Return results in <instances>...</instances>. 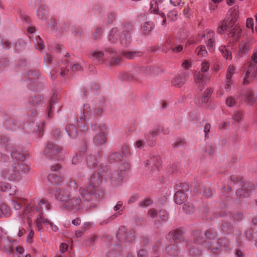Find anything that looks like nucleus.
<instances>
[{
  "label": "nucleus",
  "mask_w": 257,
  "mask_h": 257,
  "mask_svg": "<svg viewBox=\"0 0 257 257\" xmlns=\"http://www.w3.org/2000/svg\"><path fill=\"white\" fill-rule=\"evenodd\" d=\"M0 144L6 145L5 150L8 153L11 152V156L13 162L11 167L4 168L1 171V176L5 180L17 181L22 179L23 174H26L29 171V166L25 162L26 156L19 152L15 148L10 146L8 139L5 137L0 136Z\"/></svg>",
  "instance_id": "nucleus-1"
},
{
  "label": "nucleus",
  "mask_w": 257,
  "mask_h": 257,
  "mask_svg": "<svg viewBox=\"0 0 257 257\" xmlns=\"http://www.w3.org/2000/svg\"><path fill=\"white\" fill-rule=\"evenodd\" d=\"M56 199L61 204L62 208L67 211L75 212L82 207L83 198L84 201L94 202L95 199L90 197L85 188L80 187L77 192L70 188L56 190L54 192Z\"/></svg>",
  "instance_id": "nucleus-2"
},
{
  "label": "nucleus",
  "mask_w": 257,
  "mask_h": 257,
  "mask_svg": "<svg viewBox=\"0 0 257 257\" xmlns=\"http://www.w3.org/2000/svg\"><path fill=\"white\" fill-rule=\"evenodd\" d=\"M205 240L198 241L195 239L193 242H188V254L192 257H199L202 254L203 249L210 250L214 254H219L222 251V248L225 245L223 239H219L216 241L213 237L212 234L209 231L205 233Z\"/></svg>",
  "instance_id": "nucleus-3"
},
{
  "label": "nucleus",
  "mask_w": 257,
  "mask_h": 257,
  "mask_svg": "<svg viewBox=\"0 0 257 257\" xmlns=\"http://www.w3.org/2000/svg\"><path fill=\"white\" fill-rule=\"evenodd\" d=\"M102 181V176L99 172L94 173L89 179V185L86 191L88 194H90V197H93L95 202L104 197V192L100 188Z\"/></svg>",
  "instance_id": "nucleus-4"
},
{
  "label": "nucleus",
  "mask_w": 257,
  "mask_h": 257,
  "mask_svg": "<svg viewBox=\"0 0 257 257\" xmlns=\"http://www.w3.org/2000/svg\"><path fill=\"white\" fill-rule=\"evenodd\" d=\"M103 111V108L100 106L88 103L84 104L79 118L80 120H83L81 122L82 126H80L81 131L85 132L87 130L86 120L101 115Z\"/></svg>",
  "instance_id": "nucleus-5"
},
{
  "label": "nucleus",
  "mask_w": 257,
  "mask_h": 257,
  "mask_svg": "<svg viewBox=\"0 0 257 257\" xmlns=\"http://www.w3.org/2000/svg\"><path fill=\"white\" fill-rule=\"evenodd\" d=\"M181 232L178 230L170 231L167 236V239L173 241V244L168 245L165 249V253L170 256H176L179 254V249L177 245V240L181 238Z\"/></svg>",
  "instance_id": "nucleus-6"
},
{
  "label": "nucleus",
  "mask_w": 257,
  "mask_h": 257,
  "mask_svg": "<svg viewBox=\"0 0 257 257\" xmlns=\"http://www.w3.org/2000/svg\"><path fill=\"white\" fill-rule=\"evenodd\" d=\"M38 206L36 208L33 207L30 205H28L23 212V216L21 218L22 222H24V215H28V217H31L36 212H38L39 214L37 216L41 214L43 216L42 210L44 208L49 210L51 207L50 204L44 199H40L38 201Z\"/></svg>",
  "instance_id": "nucleus-7"
},
{
  "label": "nucleus",
  "mask_w": 257,
  "mask_h": 257,
  "mask_svg": "<svg viewBox=\"0 0 257 257\" xmlns=\"http://www.w3.org/2000/svg\"><path fill=\"white\" fill-rule=\"evenodd\" d=\"M229 13L231 16L230 20V25H231V29L227 31L228 38L229 39V41L231 43H234L236 41L239 37L241 33V29L237 27L236 26H233L234 22L237 18V11L235 8L231 9Z\"/></svg>",
  "instance_id": "nucleus-8"
},
{
  "label": "nucleus",
  "mask_w": 257,
  "mask_h": 257,
  "mask_svg": "<svg viewBox=\"0 0 257 257\" xmlns=\"http://www.w3.org/2000/svg\"><path fill=\"white\" fill-rule=\"evenodd\" d=\"M119 31L121 34L120 36L119 43L122 46H127L132 41L131 33L133 30V25L130 22L121 23L119 26Z\"/></svg>",
  "instance_id": "nucleus-9"
},
{
  "label": "nucleus",
  "mask_w": 257,
  "mask_h": 257,
  "mask_svg": "<svg viewBox=\"0 0 257 257\" xmlns=\"http://www.w3.org/2000/svg\"><path fill=\"white\" fill-rule=\"evenodd\" d=\"M164 0H151L149 11L151 13L156 15V19L160 21L163 26H166V18L165 14L160 11V9L164 6Z\"/></svg>",
  "instance_id": "nucleus-10"
},
{
  "label": "nucleus",
  "mask_w": 257,
  "mask_h": 257,
  "mask_svg": "<svg viewBox=\"0 0 257 257\" xmlns=\"http://www.w3.org/2000/svg\"><path fill=\"white\" fill-rule=\"evenodd\" d=\"M210 67V64L208 62L204 61L201 63V72H198L195 76V79L196 83L197 85L198 89L201 91L204 85L208 82V79L207 77L205 76L203 73L207 72Z\"/></svg>",
  "instance_id": "nucleus-11"
},
{
  "label": "nucleus",
  "mask_w": 257,
  "mask_h": 257,
  "mask_svg": "<svg viewBox=\"0 0 257 257\" xmlns=\"http://www.w3.org/2000/svg\"><path fill=\"white\" fill-rule=\"evenodd\" d=\"M116 237L120 241L131 242L135 239L133 230H128L125 226H121L117 231Z\"/></svg>",
  "instance_id": "nucleus-12"
},
{
  "label": "nucleus",
  "mask_w": 257,
  "mask_h": 257,
  "mask_svg": "<svg viewBox=\"0 0 257 257\" xmlns=\"http://www.w3.org/2000/svg\"><path fill=\"white\" fill-rule=\"evenodd\" d=\"M108 127L106 125H101L98 126L99 133L93 138V141L97 146L104 145L106 142V135Z\"/></svg>",
  "instance_id": "nucleus-13"
},
{
  "label": "nucleus",
  "mask_w": 257,
  "mask_h": 257,
  "mask_svg": "<svg viewBox=\"0 0 257 257\" xmlns=\"http://www.w3.org/2000/svg\"><path fill=\"white\" fill-rule=\"evenodd\" d=\"M254 185L251 182H243L241 186L236 190V194L239 197H247L254 189Z\"/></svg>",
  "instance_id": "nucleus-14"
},
{
  "label": "nucleus",
  "mask_w": 257,
  "mask_h": 257,
  "mask_svg": "<svg viewBox=\"0 0 257 257\" xmlns=\"http://www.w3.org/2000/svg\"><path fill=\"white\" fill-rule=\"evenodd\" d=\"M36 223L39 231L43 228L42 223L46 225L49 224L51 229L54 232H57L59 230V228L57 225L50 222L47 218H45L41 214L38 215L37 217Z\"/></svg>",
  "instance_id": "nucleus-15"
},
{
  "label": "nucleus",
  "mask_w": 257,
  "mask_h": 257,
  "mask_svg": "<svg viewBox=\"0 0 257 257\" xmlns=\"http://www.w3.org/2000/svg\"><path fill=\"white\" fill-rule=\"evenodd\" d=\"M78 126L79 127V131L78 129L73 124L68 123L65 127V130L67 133L69 137L72 139H75L80 134L81 132H83L81 131L80 126H82V122H80L79 120L78 119Z\"/></svg>",
  "instance_id": "nucleus-16"
},
{
  "label": "nucleus",
  "mask_w": 257,
  "mask_h": 257,
  "mask_svg": "<svg viewBox=\"0 0 257 257\" xmlns=\"http://www.w3.org/2000/svg\"><path fill=\"white\" fill-rule=\"evenodd\" d=\"M36 5L37 7V17L40 20H45L47 15V7L45 4L42 3L41 0H36Z\"/></svg>",
  "instance_id": "nucleus-17"
},
{
  "label": "nucleus",
  "mask_w": 257,
  "mask_h": 257,
  "mask_svg": "<svg viewBox=\"0 0 257 257\" xmlns=\"http://www.w3.org/2000/svg\"><path fill=\"white\" fill-rule=\"evenodd\" d=\"M162 131L161 128L155 127L145 135V138L149 146H153L154 145L156 137Z\"/></svg>",
  "instance_id": "nucleus-18"
},
{
  "label": "nucleus",
  "mask_w": 257,
  "mask_h": 257,
  "mask_svg": "<svg viewBox=\"0 0 257 257\" xmlns=\"http://www.w3.org/2000/svg\"><path fill=\"white\" fill-rule=\"evenodd\" d=\"M214 36L213 32L210 30H206L204 34L206 46L210 51H213L215 48Z\"/></svg>",
  "instance_id": "nucleus-19"
},
{
  "label": "nucleus",
  "mask_w": 257,
  "mask_h": 257,
  "mask_svg": "<svg viewBox=\"0 0 257 257\" xmlns=\"http://www.w3.org/2000/svg\"><path fill=\"white\" fill-rule=\"evenodd\" d=\"M121 35V34L120 33L117 27L113 28L108 32V41L112 44L119 43V39Z\"/></svg>",
  "instance_id": "nucleus-20"
},
{
  "label": "nucleus",
  "mask_w": 257,
  "mask_h": 257,
  "mask_svg": "<svg viewBox=\"0 0 257 257\" xmlns=\"http://www.w3.org/2000/svg\"><path fill=\"white\" fill-rule=\"evenodd\" d=\"M100 155L99 153H98L96 156H94L93 155H90L89 156L87 160V165L88 168H97L98 166H99V168H100L101 170L102 168V166H101V165L99 164L100 162Z\"/></svg>",
  "instance_id": "nucleus-21"
},
{
  "label": "nucleus",
  "mask_w": 257,
  "mask_h": 257,
  "mask_svg": "<svg viewBox=\"0 0 257 257\" xmlns=\"http://www.w3.org/2000/svg\"><path fill=\"white\" fill-rule=\"evenodd\" d=\"M62 148L52 142H48L45 149V152L50 156L56 155L60 153Z\"/></svg>",
  "instance_id": "nucleus-22"
},
{
  "label": "nucleus",
  "mask_w": 257,
  "mask_h": 257,
  "mask_svg": "<svg viewBox=\"0 0 257 257\" xmlns=\"http://www.w3.org/2000/svg\"><path fill=\"white\" fill-rule=\"evenodd\" d=\"M187 189L184 188V186H183L179 190L176 192L174 195V200L177 204H182L185 201L187 196Z\"/></svg>",
  "instance_id": "nucleus-23"
},
{
  "label": "nucleus",
  "mask_w": 257,
  "mask_h": 257,
  "mask_svg": "<svg viewBox=\"0 0 257 257\" xmlns=\"http://www.w3.org/2000/svg\"><path fill=\"white\" fill-rule=\"evenodd\" d=\"M32 123L33 124V132L38 133L39 137H42L44 123L41 122L39 118L36 117L32 121Z\"/></svg>",
  "instance_id": "nucleus-24"
},
{
  "label": "nucleus",
  "mask_w": 257,
  "mask_h": 257,
  "mask_svg": "<svg viewBox=\"0 0 257 257\" xmlns=\"http://www.w3.org/2000/svg\"><path fill=\"white\" fill-rule=\"evenodd\" d=\"M160 158L158 156H153L146 161L145 166L151 165L153 172L158 170L160 165Z\"/></svg>",
  "instance_id": "nucleus-25"
},
{
  "label": "nucleus",
  "mask_w": 257,
  "mask_h": 257,
  "mask_svg": "<svg viewBox=\"0 0 257 257\" xmlns=\"http://www.w3.org/2000/svg\"><path fill=\"white\" fill-rule=\"evenodd\" d=\"M109 55L110 59L109 60V63L111 65H115L119 63L121 60V58L118 56H116V53L112 48H108L106 50L105 55Z\"/></svg>",
  "instance_id": "nucleus-26"
},
{
  "label": "nucleus",
  "mask_w": 257,
  "mask_h": 257,
  "mask_svg": "<svg viewBox=\"0 0 257 257\" xmlns=\"http://www.w3.org/2000/svg\"><path fill=\"white\" fill-rule=\"evenodd\" d=\"M48 181L53 185H61L64 181V178L54 173L49 174L47 176Z\"/></svg>",
  "instance_id": "nucleus-27"
},
{
  "label": "nucleus",
  "mask_w": 257,
  "mask_h": 257,
  "mask_svg": "<svg viewBox=\"0 0 257 257\" xmlns=\"http://www.w3.org/2000/svg\"><path fill=\"white\" fill-rule=\"evenodd\" d=\"M4 126L9 130H15L17 128H19L20 125L18 121L9 118L5 121L4 123Z\"/></svg>",
  "instance_id": "nucleus-28"
},
{
  "label": "nucleus",
  "mask_w": 257,
  "mask_h": 257,
  "mask_svg": "<svg viewBox=\"0 0 257 257\" xmlns=\"http://www.w3.org/2000/svg\"><path fill=\"white\" fill-rule=\"evenodd\" d=\"M131 169V166L128 163L120 164L118 167V171L116 172L119 175L124 179L128 173Z\"/></svg>",
  "instance_id": "nucleus-29"
},
{
  "label": "nucleus",
  "mask_w": 257,
  "mask_h": 257,
  "mask_svg": "<svg viewBox=\"0 0 257 257\" xmlns=\"http://www.w3.org/2000/svg\"><path fill=\"white\" fill-rule=\"evenodd\" d=\"M110 180L111 184L116 187L121 185L123 178L117 172H114L111 174Z\"/></svg>",
  "instance_id": "nucleus-30"
},
{
  "label": "nucleus",
  "mask_w": 257,
  "mask_h": 257,
  "mask_svg": "<svg viewBox=\"0 0 257 257\" xmlns=\"http://www.w3.org/2000/svg\"><path fill=\"white\" fill-rule=\"evenodd\" d=\"M187 77V74L183 73L176 76L172 81L174 85L179 87H181L185 82Z\"/></svg>",
  "instance_id": "nucleus-31"
},
{
  "label": "nucleus",
  "mask_w": 257,
  "mask_h": 257,
  "mask_svg": "<svg viewBox=\"0 0 257 257\" xmlns=\"http://www.w3.org/2000/svg\"><path fill=\"white\" fill-rule=\"evenodd\" d=\"M235 71V68L233 65H229L227 69V74L226 75V79L228 80L226 81V90L229 89V86L230 84L233 83L232 81L231 80L232 76L234 74Z\"/></svg>",
  "instance_id": "nucleus-32"
},
{
  "label": "nucleus",
  "mask_w": 257,
  "mask_h": 257,
  "mask_svg": "<svg viewBox=\"0 0 257 257\" xmlns=\"http://www.w3.org/2000/svg\"><path fill=\"white\" fill-rule=\"evenodd\" d=\"M59 100V98L56 93H54L51 97L49 104V109L48 111V117L51 118L53 116V109L54 108V104L57 102Z\"/></svg>",
  "instance_id": "nucleus-33"
},
{
  "label": "nucleus",
  "mask_w": 257,
  "mask_h": 257,
  "mask_svg": "<svg viewBox=\"0 0 257 257\" xmlns=\"http://www.w3.org/2000/svg\"><path fill=\"white\" fill-rule=\"evenodd\" d=\"M86 150V147L84 146L80 153L76 154L75 156L73 157L72 160V163L73 164H77L81 162L83 159V154Z\"/></svg>",
  "instance_id": "nucleus-34"
},
{
  "label": "nucleus",
  "mask_w": 257,
  "mask_h": 257,
  "mask_svg": "<svg viewBox=\"0 0 257 257\" xmlns=\"http://www.w3.org/2000/svg\"><path fill=\"white\" fill-rule=\"evenodd\" d=\"M123 56L128 59H132L137 57H140L142 55V52L141 51H124Z\"/></svg>",
  "instance_id": "nucleus-35"
},
{
  "label": "nucleus",
  "mask_w": 257,
  "mask_h": 257,
  "mask_svg": "<svg viewBox=\"0 0 257 257\" xmlns=\"http://www.w3.org/2000/svg\"><path fill=\"white\" fill-rule=\"evenodd\" d=\"M39 76L38 71L36 69L29 71L26 74V76L30 81H34L38 78Z\"/></svg>",
  "instance_id": "nucleus-36"
},
{
  "label": "nucleus",
  "mask_w": 257,
  "mask_h": 257,
  "mask_svg": "<svg viewBox=\"0 0 257 257\" xmlns=\"http://www.w3.org/2000/svg\"><path fill=\"white\" fill-rule=\"evenodd\" d=\"M245 101L250 105L253 104L255 102V98L252 92L249 90H247L246 92Z\"/></svg>",
  "instance_id": "nucleus-37"
},
{
  "label": "nucleus",
  "mask_w": 257,
  "mask_h": 257,
  "mask_svg": "<svg viewBox=\"0 0 257 257\" xmlns=\"http://www.w3.org/2000/svg\"><path fill=\"white\" fill-rule=\"evenodd\" d=\"M105 54L101 51H94L91 53V58L93 60L99 61L102 60Z\"/></svg>",
  "instance_id": "nucleus-38"
},
{
  "label": "nucleus",
  "mask_w": 257,
  "mask_h": 257,
  "mask_svg": "<svg viewBox=\"0 0 257 257\" xmlns=\"http://www.w3.org/2000/svg\"><path fill=\"white\" fill-rule=\"evenodd\" d=\"M245 235L249 240H253L255 246H257V231L254 232L252 229H249L246 232Z\"/></svg>",
  "instance_id": "nucleus-39"
},
{
  "label": "nucleus",
  "mask_w": 257,
  "mask_h": 257,
  "mask_svg": "<svg viewBox=\"0 0 257 257\" xmlns=\"http://www.w3.org/2000/svg\"><path fill=\"white\" fill-rule=\"evenodd\" d=\"M153 29V24L150 22H146L142 27V33L144 35H147Z\"/></svg>",
  "instance_id": "nucleus-40"
},
{
  "label": "nucleus",
  "mask_w": 257,
  "mask_h": 257,
  "mask_svg": "<svg viewBox=\"0 0 257 257\" xmlns=\"http://www.w3.org/2000/svg\"><path fill=\"white\" fill-rule=\"evenodd\" d=\"M150 70L148 68L143 66H137L135 68V72L137 76H141L147 74Z\"/></svg>",
  "instance_id": "nucleus-41"
},
{
  "label": "nucleus",
  "mask_w": 257,
  "mask_h": 257,
  "mask_svg": "<svg viewBox=\"0 0 257 257\" xmlns=\"http://www.w3.org/2000/svg\"><path fill=\"white\" fill-rule=\"evenodd\" d=\"M35 46L38 50H42L44 48V44L43 40L40 36H37L34 40Z\"/></svg>",
  "instance_id": "nucleus-42"
},
{
  "label": "nucleus",
  "mask_w": 257,
  "mask_h": 257,
  "mask_svg": "<svg viewBox=\"0 0 257 257\" xmlns=\"http://www.w3.org/2000/svg\"><path fill=\"white\" fill-rule=\"evenodd\" d=\"M195 52L198 56L201 57H205L207 54L205 47L203 45L198 47L195 50Z\"/></svg>",
  "instance_id": "nucleus-43"
},
{
  "label": "nucleus",
  "mask_w": 257,
  "mask_h": 257,
  "mask_svg": "<svg viewBox=\"0 0 257 257\" xmlns=\"http://www.w3.org/2000/svg\"><path fill=\"white\" fill-rule=\"evenodd\" d=\"M183 208L186 213L191 214L195 211L193 205L189 203H185L183 205Z\"/></svg>",
  "instance_id": "nucleus-44"
},
{
  "label": "nucleus",
  "mask_w": 257,
  "mask_h": 257,
  "mask_svg": "<svg viewBox=\"0 0 257 257\" xmlns=\"http://www.w3.org/2000/svg\"><path fill=\"white\" fill-rule=\"evenodd\" d=\"M115 18V15L113 13H110L106 15L104 17V22L107 25L112 24Z\"/></svg>",
  "instance_id": "nucleus-45"
},
{
  "label": "nucleus",
  "mask_w": 257,
  "mask_h": 257,
  "mask_svg": "<svg viewBox=\"0 0 257 257\" xmlns=\"http://www.w3.org/2000/svg\"><path fill=\"white\" fill-rule=\"evenodd\" d=\"M254 69V67L252 64H250L248 69L246 72L245 77L243 79V84L246 85L249 83V81L247 79L249 77V75L252 73V70Z\"/></svg>",
  "instance_id": "nucleus-46"
},
{
  "label": "nucleus",
  "mask_w": 257,
  "mask_h": 257,
  "mask_svg": "<svg viewBox=\"0 0 257 257\" xmlns=\"http://www.w3.org/2000/svg\"><path fill=\"white\" fill-rule=\"evenodd\" d=\"M0 210L3 214L6 217H8L11 215V210L9 207L6 204H2L0 206Z\"/></svg>",
  "instance_id": "nucleus-47"
},
{
  "label": "nucleus",
  "mask_w": 257,
  "mask_h": 257,
  "mask_svg": "<svg viewBox=\"0 0 257 257\" xmlns=\"http://www.w3.org/2000/svg\"><path fill=\"white\" fill-rule=\"evenodd\" d=\"M248 46L249 45L247 42L245 41H242L239 44V52L241 54L245 53L248 49Z\"/></svg>",
  "instance_id": "nucleus-48"
},
{
  "label": "nucleus",
  "mask_w": 257,
  "mask_h": 257,
  "mask_svg": "<svg viewBox=\"0 0 257 257\" xmlns=\"http://www.w3.org/2000/svg\"><path fill=\"white\" fill-rule=\"evenodd\" d=\"M146 142L143 139L138 140L134 142V146L136 149H142L145 147Z\"/></svg>",
  "instance_id": "nucleus-49"
},
{
  "label": "nucleus",
  "mask_w": 257,
  "mask_h": 257,
  "mask_svg": "<svg viewBox=\"0 0 257 257\" xmlns=\"http://www.w3.org/2000/svg\"><path fill=\"white\" fill-rule=\"evenodd\" d=\"M122 158V155L119 152L113 153L109 156L110 160H114L115 162L121 160Z\"/></svg>",
  "instance_id": "nucleus-50"
},
{
  "label": "nucleus",
  "mask_w": 257,
  "mask_h": 257,
  "mask_svg": "<svg viewBox=\"0 0 257 257\" xmlns=\"http://www.w3.org/2000/svg\"><path fill=\"white\" fill-rule=\"evenodd\" d=\"M103 29L101 27H98L97 28L94 32L92 34V38L94 40H97L100 38L102 33Z\"/></svg>",
  "instance_id": "nucleus-51"
},
{
  "label": "nucleus",
  "mask_w": 257,
  "mask_h": 257,
  "mask_svg": "<svg viewBox=\"0 0 257 257\" xmlns=\"http://www.w3.org/2000/svg\"><path fill=\"white\" fill-rule=\"evenodd\" d=\"M211 125L209 123H206L204 127V133L205 134V139H208L211 136L210 133Z\"/></svg>",
  "instance_id": "nucleus-52"
},
{
  "label": "nucleus",
  "mask_w": 257,
  "mask_h": 257,
  "mask_svg": "<svg viewBox=\"0 0 257 257\" xmlns=\"http://www.w3.org/2000/svg\"><path fill=\"white\" fill-rule=\"evenodd\" d=\"M215 150L214 146L212 144L206 145L205 147L204 150L209 155H212L214 153Z\"/></svg>",
  "instance_id": "nucleus-53"
},
{
  "label": "nucleus",
  "mask_w": 257,
  "mask_h": 257,
  "mask_svg": "<svg viewBox=\"0 0 257 257\" xmlns=\"http://www.w3.org/2000/svg\"><path fill=\"white\" fill-rule=\"evenodd\" d=\"M212 94L211 90L207 89L205 90L204 96L201 98L202 102L206 103L208 101L209 97Z\"/></svg>",
  "instance_id": "nucleus-54"
},
{
  "label": "nucleus",
  "mask_w": 257,
  "mask_h": 257,
  "mask_svg": "<svg viewBox=\"0 0 257 257\" xmlns=\"http://www.w3.org/2000/svg\"><path fill=\"white\" fill-rule=\"evenodd\" d=\"M121 152L125 157L129 156L131 155V148L128 146L126 145H123L122 146Z\"/></svg>",
  "instance_id": "nucleus-55"
},
{
  "label": "nucleus",
  "mask_w": 257,
  "mask_h": 257,
  "mask_svg": "<svg viewBox=\"0 0 257 257\" xmlns=\"http://www.w3.org/2000/svg\"><path fill=\"white\" fill-rule=\"evenodd\" d=\"M168 213L165 210H161L159 212V217L163 221H165L168 218Z\"/></svg>",
  "instance_id": "nucleus-56"
},
{
  "label": "nucleus",
  "mask_w": 257,
  "mask_h": 257,
  "mask_svg": "<svg viewBox=\"0 0 257 257\" xmlns=\"http://www.w3.org/2000/svg\"><path fill=\"white\" fill-rule=\"evenodd\" d=\"M9 60L7 58L3 57L0 59V69L8 66Z\"/></svg>",
  "instance_id": "nucleus-57"
},
{
  "label": "nucleus",
  "mask_w": 257,
  "mask_h": 257,
  "mask_svg": "<svg viewBox=\"0 0 257 257\" xmlns=\"http://www.w3.org/2000/svg\"><path fill=\"white\" fill-rule=\"evenodd\" d=\"M152 203V201L148 198H145L140 202V206L143 208H146L149 206Z\"/></svg>",
  "instance_id": "nucleus-58"
},
{
  "label": "nucleus",
  "mask_w": 257,
  "mask_h": 257,
  "mask_svg": "<svg viewBox=\"0 0 257 257\" xmlns=\"http://www.w3.org/2000/svg\"><path fill=\"white\" fill-rule=\"evenodd\" d=\"M236 104V99L232 96L228 97L226 99V104L231 107Z\"/></svg>",
  "instance_id": "nucleus-59"
},
{
  "label": "nucleus",
  "mask_w": 257,
  "mask_h": 257,
  "mask_svg": "<svg viewBox=\"0 0 257 257\" xmlns=\"http://www.w3.org/2000/svg\"><path fill=\"white\" fill-rule=\"evenodd\" d=\"M25 46V44L24 43L18 41L15 45L14 49L16 51H21L24 48Z\"/></svg>",
  "instance_id": "nucleus-60"
},
{
  "label": "nucleus",
  "mask_w": 257,
  "mask_h": 257,
  "mask_svg": "<svg viewBox=\"0 0 257 257\" xmlns=\"http://www.w3.org/2000/svg\"><path fill=\"white\" fill-rule=\"evenodd\" d=\"M177 13L176 11H170L168 14V17L171 21H174L177 19Z\"/></svg>",
  "instance_id": "nucleus-61"
},
{
  "label": "nucleus",
  "mask_w": 257,
  "mask_h": 257,
  "mask_svg": "<svg viewBox=\"0 0 257 257\" xmlns=\"http://www.w3.org/2000/svg\"><path fill=\"white\" fill-rule=\"evenodd\" d=\"M29 101L33 105L38 104L41 101V98L39 96H35L31 98Z\"/></svg>",
  "instance_id": "nucleus-62"
},
{
  "label": "nucleus",
  "mask_w": 257,
  "mask_h": 257,
  "mask_svg": "<svg viewBox=\"0 0 257 257\" xmlns=\"http://www.w3.org/2000/svg\"><path fill=\"white\" fill-rule=\"evenodd\" d=\"M242 113L238 111H235L233 116V119L236 122H239L242 118Z\"/></svg>",
  "instance_id": "nucleus-63"
},
{
  "label": "nucleus",
  "mask_w": 257,
  "mask_h": 257,
  "mask_svg": "<svg viewBox=\"0 0 257 257\" xmlns=\"http://www.w3.org/2000/svg\"><path fill=\"white\" fill-rule=\"evenodd\" d=\"M148 216L153 218H155L157 217L158 211L155 209H151L148 211Z\"/></svg>",
  "instance_id": "nucleus-64"
}]
</instances>
